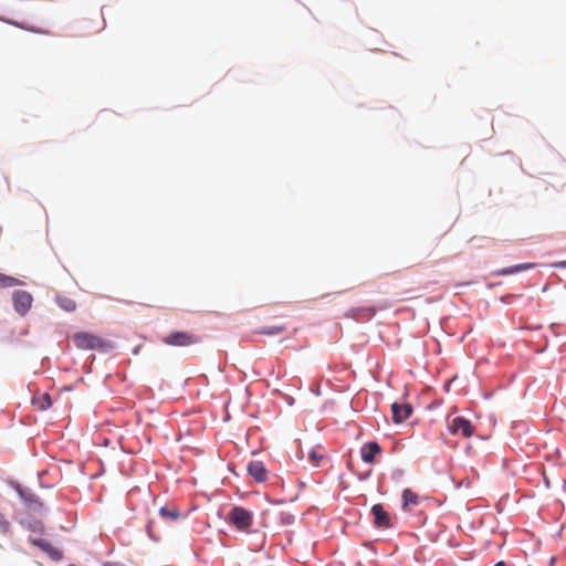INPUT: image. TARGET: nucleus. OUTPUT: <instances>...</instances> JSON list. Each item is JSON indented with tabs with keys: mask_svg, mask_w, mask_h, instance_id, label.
Masks as SVG:
<instances>
[{
	"mask_svg": "<svg viewBox=\"0 0 566 566\" xmlns=\"http://www.w3.org/2000/svg\"><path fill=\"white\" fill-rule=\"evenodd\" d=\"M279 516H281L282 523L291 524L293 522V516L294 515L291 514L290 512H281Z\"/></svg>",
	"mask_w": 566,
	"mask_h": 566,
	"instance_id": "obj_19",
	"label": "nucleus"
},
{
	"mask_svg": "<svg viewBox=\"0 0 566 566\" xmlns=\"http://www.w3.org/2000/svg\"><path fill=\"white\" fill-rule=\"evenodd\" d=\"M104 566H116V565L113 563H105Z\"/></svg>",
	"mask_w": 566,
	"mask_h": 566,
	"instance_id": "obj_25",
	"label": "nucleus"
},
{
	"mask_svg": "<svg viewBox=\"0 0 566 566\" xmlns=\"http://www.w3.org/2000/svg\"><path fill=\"white\" fill-rule=\"evenodd\" d=\"M20 3V0H0V20L23 30L36 33L41 32L39 29L13 19V15H15L18 11L17 8Z\"/></svg>",
	"mask_w": 566,
	"mask_h": 566,
	"instance_id": "obj_1",
	"label": "nucleus"
},
{
	"mask_svg": "<svg viewBox=\"0 0 566 566\" xmlns=\"http://www.w3.org/2000/svg\"><path fill=\"white\" fill-rule=\"evenodd\" d=\"M32 503H34V505H38L39 507L42 506V503H40L36 499L32 501Z\"/></svg>",
	"mask_w": 566,
	"mask_h": 566,
	"instance_id": "obj_22",
	"label": "nucleus"
},
{
	"mask_svg": "<svg viewBox=\"0 0 566 566\" xmlns=\"http://www.w3.org/2000/svg\"><path fill=\"white\" fill-rule=\"evenodd\" d=\"M376 314V310L374 307H358L349 311V315L356 319L363 317H371Z\"/></svg>",
	"mask_w": 566,
	"mask_h": 566,
	"instance_id": "obj_13",
	"label": "nucleus"
},
{
	"mask_svg": "<svg viewBox=\"0 0 566 566\" xmlns=\"http://www.w3.org/2000/svg\"><path fill=\"white\" fill-rule=\"evenodd\" d=\"M403 507L409 505H416L418 503V495L410 489H406L402 492Z\"/></svg>",
	"mask_w": 566,
	"mask_h": 566,
	"instance_id": "obj_16",
	"label": "nucleus"
},
{
	"mask_svg": "<svg viewBox=\"0 0 566 566\" xmlns=\"http://www.w3.org/2000/svg\"><path fill=\"white\" fill-rule=\"evenodd\" d=\"M533 266H534L533 263H522V264H517V265H514V266L501 269V270L497 271V274L499 275H510V274H514V273H516L518 271L531 269Z\"/></svg>",
	"mask_w": 566,
	"mask_h": 566,
	"instance_id": "obj_14",
	"label": "nucleus"
},
{
	"mask_svg": "<svg viewBox=\"0 0 566 566\" xmlns=\"http://www.w3.org/2000/svg\"><path fill=\"white\" fill-rule=\"evenodd\" d=\"M159 514L161 517L170 521H176L180 517V511L177 506H163L159 510Z\"/></svg>",
	"mask_w": 566,
	"mask_h": 566,
	"instance_id": "obj_12",
	"label": "nucleus"
},
{
	"mask_svg": "<svg viewBox=\"0 0 566 566\" xmlns=\"http://www.w3.org/2000/svg\"><path fill=\"white\" fill-rule=\"evenodd\" d=\"M323 457L315 451H311L308 454L310 461L316 464Z\"/></svg>",
	"mask_w": 566,
	"mask_h": 566,
	"instance_id": "obj_21",
	"label": "nucleus"
},
{
	"mask_svg": "<svg viewBox=\"0 0 566 566\" xmlns=\"http://www.w3.org/2000/svg\"><path fill=\"white\" fill-rule=\"evenodd\" d=\"M200 337L189 332H172L163 338V343L169 346L185 347L198 344Z\"/></svg>",
	"mask_w": 566,
	"mask_h": 566,
	"instance_id": "obj_3",
	"label": "nucleus"
},
{
	"mask_svg": "<svg viewBox=\"0 0 566 566\" xmlns=\"http://www.w3.org/2000/svg\"><path fill=\"white\" fill-rule=\"evenodd\" d=\"M9 530V523L4 516L0 513V533H7Z\"/></svg>",
	"mask_w": 566,
	"mask_h": 566,
	"instance_id": "obj_20",
	"label": "nucleus"
},
{
	"mask_svg": "<svg viewBox=\"0 0 566 566\" xmlns=\"http://www.w3.org/2000/svg\"><path fill=\"white\" fill-rule=\"evenodd\" d=\"M248 473L259 483L268 479V471L263 462L254 460L248 464Z\"/></svg>",
	"mask_w": 566,
	"mask_h": 566,
	"instance_id": "obj_7",
	"label": "nucleus"
},
{
	"mask_svg": "<svg viewBox=\"0 0 566 566\" xmlns=\"http://www.w3.org/2000/svg\"><path fill=\"white\" fill-rule=\"evenodd\" d=\"M371 513L374 515V523L377 527H380V528L390 527V517L380 504H375L371 507Z\"/></svg>",
	"mask_w": 566,
	"mask_h": 566,
	"instance_id": "obj_9",
	"label": "nucleus"
},
{
	"mask_svg": "<svg viewBox=\"0 0 566 566\" xmlns=\"http://www.w3.org/2000/svg\"><path fill=\"white\" fill-rule=\"evenodd\" d=\"M565 266H566V262H565Z\"/></svg>",
	"mask_w": 566,
	"mask_h": 566,
	"instance_id": "obj_26",
	"label": "nucleus"
},
{
	"mask_svg": "<svg viewBox=\"0 0 566 566\" xmlns=\"http://www.w3.org/2000/svg\"><path fill=\"white\" fill-rule=\"evenodd\" d=\"M56 302L59 306L66 312H74L76 310L75 301L67 296L60 295L56 297Z\"/></svg>",
	"mask_w": 566,
	"mask_h": 566,
	"instance_id": "obj_15",
	"label": "nucleus"
},
{
	"mask_svg": "<svg viewBox=\"0 0 566 566\" xmlns=\"http://www.w3.org/2000/svg\"><path fill=\"white\" fill-rule=\"evenodd\" d=\"M494 566H505V563L504 562H499Z\"/></svg>",
	"mask_w": 566,
	"mask_h": 566,
	"instance_id": "obj_23",
	"label": "nucleus"
},
{
	"mask_svg": "<svg viewBox=\"0 0 566 566\" xmlns=\"http://www.w3.org/2000/svg\"><path fill=\"white\" fill-rule=\"evenodd\" d=\"M60 556H61V555H60V553H59V552H56V553H55V555H53V557H54V558H60Z\"/></svg>",
	"mask_w": 566,
	"mask_h": 566,
	"instance_id": "obj_24",
	"label": "nucleus"
},
{
	"mask_svg": "<svg viewBox=\"0 0 566 566\" xmlns=\"http://www.w3.org/2000/svg\"><path fill=\"white\" fill-rule=\"evenodd\" d=\"M228 518L232 525L243 532L249 531L253 524L252 513L241 506H234L229 512Z\"/></svg>",
	"mask_w": 566,
	"mask_h": 566,
	"instance_id": "obj_2",
	"label": "nucleus"
},
{
	"mask_svg": "<svg viewBox=\"0 0 566 566\" xmlns=\"http://www.w3.org/2000/svg\"><path fill=\"white\" fill-rule=\"evenodd\" d=\"M21 284L20 280L0 273V289L1 287H12Z\"/></svg>",
	"mask_w": 566,
	"mask_h": 566,
	"instance_id": "obj_17",
	"label": "nucleus"
},
{
	"mask_svg": "<svg viewBox=\"0 0 566 566\" xmlns=\"http://www.w3.org/2000/svg\"><path fill=\"white\" fill-rule=\"evenodd\" d=\"M392 419L396 423H401L407 420L412 413V407L409 403L399 405L397 402L391 405Z\"/></svg>",
	"mask_w": 566,
	"mask_h": 566,
	"instance_id": "obj_8",
	"label": "nucleus"
},
{
	"mask_svg": "<svg viewBox=\"0 0 566 566\" xmlns=\"http://www.w3.org/2000/svg\"><path fill=\"white\" fill-rule=\"evenodd\" d=\"M449 430L452 434H461L463 438H470L473 434L474 427L470 420L463 417H455L450 421Z\"/></svg>",
	"mask_w": 566,
	"mask_h": 566,
	"instance_id": "obj_5",
	"label": "nucleus"
},
{
	"mask_svg": "<svg viewBox=\"0 0 566 566\" xmlns=\"http://www.w3.org/2000/svg\"><path fill=\"white\" fill-rule=\"evenodd\" d=\"M285 331V328L283 326H272V327H263L262 329H260V334H263V335H277V334H281Z\"/></svg>",
	"mask_w": 566,
	"mask_h": 566,
	"instance_id": "obj_18",
	"label": "nucleus"
},
{
	"mask_svg": "<svg viewBox=\"0 0 566 566\" xmlns=\"http://www.w3.org/2000/svg\"><path fill=\"white\" fill-rule=\"evenodd\" d=\"M361 459L366 463H373L375 457L381 452V448L377 442H367L361 447Z\"/></svg>",
	"mask_w": 566,
	"mask_h": 566,
	"instance_id": "obj_10",
	"label": "nucleus"
},
{
	"mask_svg": "<svg viewBox=\"0 0 566 566\" xmlns=\"http://www.w3.org/2000/svg\"><path fill=\"white\" fill-rule=\"evenodd\" d=\"M12 301H13L14 310L20 315H25L29 312V310L31 308L33 297L27 291H15L12 294Z\"/></svg>",
	"mask_w": 566,
	"mask_h": 566,
	"instance_id": "obj_6",
	"label": "nucleus"
},
{
	"mask_svg": "<svg viewBox=\"0 0 566 566\" xmlns=\"http://www.w3.org/2000/svg\"><path fill=\"white\" fill-rule=\"evenodd\" d=\"M73 342L80 349H101L105 346V342L101 337L87 332L75 333Z\"/></svg>",
	"mask_w": 566,
	"mask_h": 566,
	"instance_id": "obj_4",
	"label": "nucleus"
},
{
	"mask_svg": "<svg viewBox=\"0 0 566 566\" xmlns=\"http://www.w3.org/2000/svg\"><path fill=\"white\" fill-rule=\"evenodd\" d=\"M32 403L40 410H46L52 406V398L49 394L43 392L33 397Z\"/></svg>",
	"mask_w": 566,
	"mask_h": 566,
	"instance_id": "obj_11",
	"label": "nucleus"
}]
</instances>
